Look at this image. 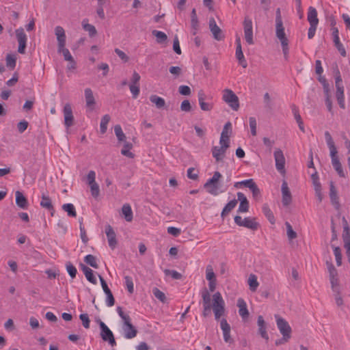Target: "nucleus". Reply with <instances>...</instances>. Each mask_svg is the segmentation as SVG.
Masks as SVG:
<instances>
[{
    "instance_id": "1",
    "label": "nucleus",
    "mask_w": 350,
    "mask_h": 350,
    "mask_svg": "<svg viewBox=\"0 0 350 350\" xmlns=\"http://www.w3.org/2000/svg\"><path fill=\"white\" fill-rule=\"evenodd\" d=\"M211 308H213L216 320H219L224 314L225 302L219 292L213 294V306H203L202 315L204 317H208L211 314Z\"/></svg>"
},
{
    "instance_id": "2",
    "label": "nucleus",
    "mask_w": 350,
    "mask_h": 350,
    "mask_svg": "<svg viewBox=\"0 0 350 350\" xmlns=\"http://www.w3.org/2000/svg\"><path fill=\"white\" fill-rule=\"evenodd\" d=\"M325 138L327 145L329 149V154L332 166L340 177L345 178L346 176V174L342 169V164L338 155L337 148L329 131L325 132Z\"/></svg>"
},
{
    "instance_id": "3",
    "label": "nucleus",
    "mask_w": 350,
    "mask_h": 350,
    "mask_svg": "<svg viewBox=\"0 0 350 350\" xmlns=\"http://www.w3.org/2000/svg\"><path fill=\"white\" fill-rule=\"evenodd\" d=\"M221 178V173L219 172H215L213 177L208 179L204 185V189H206L208 193L213 196H217L219 193H223L226 191V189H221V187L219 182Z\"/></svg>"
},
{
    "instance_id": "4",
    "label": "nucleus",
    "mask_w": 350,
    "mask_h": 350,
    "mask_svg": "<svg viewBox=\"0 0 350 350\" xmlns=\"http://www.w3.org/2000/svg\"><path fill=\"white\" fill-rule=\"evenodd\" d=\"M222 98L234 110L237 111L239 108V100L238 96L233 91L229 89L224 90Z\"/></svg>"
},
{
    "instance_id": "5",
    "label": "nucleus",
    "mask_w": 350,
    "mask_h": 350,
    "mask_svg": "<svg viewBox=\"0 0 350 350\" xmlns=\"http://www.w3.org/2000/svg\"><path fill=\"white\" fill-rule=\"evenodd\" d=\"M100 327L101 329L100 336L102 339L104 341L108 342L112 347L116 345V342L112 332L103 321L100 322Z\"/></svg>"
},
{
    "instance_id": "6",
    "label": "nucleus",
    "mask_w": 350,
    "mask_h": 350,
    "mask_svg": "<svg viewBox=\"0 0 350 350\" xmlns=\"http://www.w3.org/2000/svg\"><path fill=\"white\" fill-rule=\"evenodd\" d=\"M244 37L246 42L252 45L254 44L252 21L248 17L245 16L243 21Z\"/></svg>"
},
{
    "instance_id": "7",
    "label": "nucleus",
    "mask_w": 350,
    "mask_h": 350,
    "mask_svg": "<svg viewBox=\"0 0 350 350\" xmlns=\"http://www.w3.org/2000/svg\"><path fill=\"white\" fill-rule=\"evenodd\" d=\"M16 36L18 42V52L21 54L25 53L27 38L23 28H18L15 31Z\"/></svg>"
},
{
    "instance_id": "8",
    "label": "nucleus",
    "mask_w": 350,
    "mask_h": 350,
    "mask_svg": "<svg viewBox=\"0 0 350 350\" xmlns=\"http://www.w3.org/2000/svg\"><path fill=\"white\" fill-rule=\"evenodd\" d=\"M275 318L276 319L278 328L282 335L287 334L288 336H291L292 329L288 323L278 314L275 315Z\"/></svg>"
},
{
    "instance_id": "9",
    "label": "nucleus",
    "mask_w": 350,
    "mask_h": 350,
    "mask_svg": "<svg viewBox=\"0 0 350 350\" xmlns=\"http://www.w3.org/2000/svg\"><path fill=\"white\" fill-rule=\"evenodd\" d=\"M208 26L210 31H211L213 38L216 40H222L224 39V34L222 32V30L220 29L219 26L216 24V22L214 18H211L209 19Z\"/></svg>"
},
{
    "instance_id": "10",
    "label": "nucleus",
    "mask_w": 350,
    "mask_h": 350,
    "mask_svg": "<svg viewBox=\"0 0 350 350\" xmlns=\"http://www.w3.org/2000/svg\"><path fill=\"white\" fill-rule=\"evenodd\" d=\"M274 159L276 169L282 174L285 172V158L282 151L278 148L274 152Z\"/></svg>"
},
{
    "instance_id": "11",
    "label": "nucleus",
    "mask_w": 350,
    "mask_h": 350,
    "mask_svg": "<svg viewBox=\"0 0 350 350\" xmlns=\"http://www.w3.org/2000/svg\"><path fill=\"white\" fill-rule=\"evenodd\" d=\"M242 183L243 184V186L249 188L251 190V191L252 193L253 198L256 200H258L260 198V191L253 179L251 178V179L243 180Z\"/></svg>"
},
{
    "instance_id": "12",
    "label": "nucleus",
    "mask_w": 350,
    "mask_h": 350,
    "mask_svg": "<svg viewBox=\"0 0 350 350\" xmlns=\"http://www.w3.org/2000/svg\"><path fill=\"white\" fill-rule=\"evenodd\" d=\"M198 98L200 109L204 111H210L213 108V104L211 103H206L205 99L206 96L202 90L198 92Z\"/></svg>"
},
{
    "instance_id": "13",
    "label": "nucleus",
    "mask_w": 350,
    "mask_h": 350,
    "mask_svg": "<svg viewBox=\"0 0 350 350\" xmlns=\"http://www.w3.org/2000/svg\"><path fill=\"white\" fill-rule=\"evenodd\" d=\"M282 204L284 206H288L292 202V196L288 184L286 181H283L282 185Z\"/></svg>"
},
{
    "instance_id": "14",
    "label": "nucleus",
    "mask_w": 350,
    "mask_h": 350,
    "mask_svg": "<svg viewBox=\"0 0 350 350\" xmlns=\"http://www.w3.org/2000/svg\"><path fill=\"white\" fill-rule=\"evenodd\" d=\"M64 124L67 128L73 124L74 117L70 105L67 103L64 107Z\"/></svg>"
},
{
    "instance_id": "15",
    "label": "nucleus",
    "mask_w": 350,
    "mask_h": 350,
    "mask_svg": "<svg viewBox=\"0 0 350 350\" xmlns=\"http://www.w3.org/2000/svg\"><path fill=\"white\" fill-rule=\"evenodd\" d=\"M123 329L124 337L128 339L133 338L136 336L137 331L131 323V319L124 323Z\"/></svg>"
},
{
    "instance_id": "16",
    "label": "nucleus",
    "mask_w": 350,
    "mask_h": 350,
    "mask_svg": "<svg viewBox=\"0 0 350 350\" xmlns=\"http://www.w3.org/2000/svg\"><path fill=\"white\" fill-rule=\"evenodd\" d=\"M221 329L223 331L224 340L226 342L232 343L233 340L230 336V326L228 323L226 319H222L220 322Z\"/></svg>"
},
{
    "instance_id": "17",
    "label": "nucleus",
    "mask_w": 350,
    "mask_h": 350,
    "mask_svg": "<svg viewBox=\"0 0 350 350\" xmlns=\"http://www.w3.org/2000/svg\"><path fill=\"white\" fill-rule=\"evenodd\" d=\"M105 232L107 234L109 246L113 250L117 245L116 234L113 228L108 225L106 226Z\"/></svg>"
},
{
    "instance_id": "18",
    "label": "nucleus",
    "mask_w": 350,
    "mask_h": 350,
    "mask_svg": "<svg viewBox=\"0 0 350 350\" xmlns=\"http://www.w3.org/2000/svg\"><path fill=\"white\" fill-rule=\"evenodd\" d=\"M236 57L237 58L239 63L242 66L243 68H245L247 66V64L242 51L240 38H237L236 39Z\"/></svg>"
},
{
    "instance_id": "19",
    "label": "nucleus",
    "mask_w": 350,
    "mask_h": 350,
    "mask_svg": "<svg viewBox=\"0 0 350 350\" xmlns=\"http://www.w3.org/2000/svg\"><path fill=\"white\" fill-rule=\"evenodd\" d=\"M228 149V146H224L223 147L220 146H214L212 148V154L213 157L215 159L217 162L221 161L225 157L226 152Z\"/></svg>"
},
{
    "instance_id": "20",
    "label": "nucleus",
    "mask_w": 350,
    "mask_h": 350,
    "mask_svg": "<svg viewBox=\"0 0 350 350\" xmlns=\"http://www.w3.org/2000/svg\"><path fill=\"white\" fill-rule=\"evenodd\" d=\"M42 200L40 201V206L42 208H44L49 210L51 212V216H53L55 213V209L52 204L51 199L50 197L46 193H43L41 197Z\"/></svg>"
},
{
    "instance_id": "21",
    "label": "nucleus",
    "mask_w": 350,
    "mask_h": 350,
    "mask_svg": "<svg viewBox=\"0 0 350 350\" xmlns=\"http://www.w3.org/2000/svg\"><path fill=\"white\" fill-rule=\"evenodd\" d=\"M237 306L239 308V313L243 321L248 319L250 313L247 308V304L245 301L242 299L239 298L237 300Z\"/></svg>"
},
{
    "instance_id": "22",
    "label": "nucleus",
    "mask_w": 350,
    "mask_h": 350,
    "mask_svg": "<svg viewBox=\"0 0 350 350\" xmlns=\"http://www.w3.org/2000/svg\"><path fill=\"white\" fill-rule=\"evenodd\" d=\"M55 33L57 36L58 47L62 48L66 45V34L65 31L61 26H57L55 29Z\"/></svg>"
},
{
    "instance_id": "23",
    "label": "nucleus",
    "mask_w": 350,
    "mask_h": 350,
    "mask_svg": "<svg viewBox=\"0 0 350 350\" xmlns=\"http://www.w3.org/2000/svg\"><path fill=\"white\" fill-rule=\"evenodd\" d=\"M15 196L16 205L21 208L27 209L28 208L29 203L23 193L20 191H16Z\"/></svg>"
},
{
    "instance_id": "24",
    "label": "nucleus",
    "mask_w": 350,
    "mask_h": 350,
    "mask_svg": "<svg viewBox=\"0 0 350 350\" xmlns=\"http://www.w3.org/2000/svg\"><path fill=\"white\" fill-rule=\"evenodd\" d=\"M258 326V333L261 336L262 338L265 339L266 340H269V336L267 333V327L265 321L262 316H258L257 321Z\"/></svg>"
},
{
    "instance_id": "25",
    "label": "nucleus",
    "mask_w": 350,
    "mask_h": 350,
    "mask_svg": "<svg viewBox=\"0 0 350 350\" xmlns=\"http://www.w3.org/2000/svg\"><path fill=\"white\" fill-rule=\"evenodd\" d=\"M90 191L92 198L96 201L99 202L101 200V193L99 185L96 183L90 184L89 185Z\"/></svg>"
},
{
    "instance_id": "26",
    "label": "nucleus",
    "mask_w": 350,
    "mask_h": 350,
    "mask_svg": "<svg viewBox=\"0 0 350 350\" xmlns=\"http://www.w3.org/2000/svg\"><path fill=\"white\" fill-rule=\"evenodd\" d=\"M275 34L276 37L280 40V42L282 41H288L284 32L283 22L275 23Z\"/></svg>"
},
{
    "instance_id": "27",
    "label": "nucleus",
    "mask_w": 350,
    "mask_h": 350,
    "mask_svg": "<svg viewBox=\"0 0 350 350\" xmlns=\"http://www.w3.org/2000/svg\"><path fill=\"white\" fill-rule=\"evenodd\" d=\"M308 21L310 25H318L319 18L317 17V11L314 7H309L308 12Z\"/></svg>"
},
{
    "instance_id": "28",
    "label": "nucleus",
    "mask_w": 350,
    "mask_h": 350,
    "mask_svg": "<svg viewBox=\"0 0 350 350\" xmlns=\"http://www.w3.org/2000/svg\"><path fill=\"white\" fill-rule=\"evenodd\" d=\"M58 52L59 53H62L65 60L70 62L71 65L68 67V68H73L75 67L74 65L75 63L68 49H66L65 46H63L62 48L59 46L58 47Z\"/></svg>"
},
{
    "instance_id": "29",
    "label": "nucleus",
    "mask_w": 350,
    "mask_h": 350,
    "mask_svg": "<svg viewBox=\"0 0 350 350\" xmlns=\"http://www.w3.org/2000/svg\"><path fill=\"white\" fill-rule=\"evenodd\" d=\"M191 26L193 30V35H196L199 28V23L195 8L192 10L191 13Z\"/></svg>"
},
{
    "instance_id": "30",
    "label": "nucleus",
    "mask_w": 350,
    "mask_h": 350,
    "mask_svg": "<svg viewBox=\"0 0 350 350\" xmlns=\"http://www.w3.org/2000/svg\"><path fill=\"white\" fill-rule=\"evenodd\" d=\"M242 225L243 227L247 228L252 230H257L259 226V224L255 221V218L250 217H245Z\"/></svg>"
},
{
    "instance_id": "31",
    "label": "nucleus",
    "mask_w": 350,
    "mask_h": 350,
    "mask_svg": "<svg viewBox=\"0 0 350 350\" xmlns=\"http://www.w3.org/2000/svg\"><path fill=\"white\" fill-rule=\"evenodd\" d=\"M122 213L126 221L130 222L133 220V211L129 204H125L122 206Z\"/></svg>"
},
{
    "instance_id": "32",
    "label": "nucleus",
    "mask_w": 350,
    "mask_h": 350,
    "mask_svg": "<svg viewBox=\"0 0 350 350\" xmlns=\"http://www.w3.org/2000/svg\"><path fill=\"white\" fill-rule=\"evenodd\" d=\"M237 204V200L234 199L230 200L223 208L221 217L224 218Z\"/></svg>"
},
{
    "instance_id": "33",
    "label": "nucleus",
    "mask_w": 350,
    "mask_h": 350,
    "mask_svg": "<svg viewBox=\"0 0 350 350\" xmlns=\"http://www.w3.org/2000/svg\"><path fill=\"white\" fill-rule=\"evenodd\" d=\"M264 107L267 112H271L273 109V103L271 100L270 94L266 92L263 96Z\"/></svg>"
},
{
    "instance_id": "34",
    "label": "nucleus",
    "mask_w": 350,
    "mask_h": 350,
    "mask_svg": "<svg viewBox=\"0 0 350 350\" xmlns=\"http://www.w3.org/2000/svg\"><path fill=\"white\" fill-rule=\"evenodd\" d=\"M150 100L151 103H154L158 109H161L165 105V100L155 94L150 96Z\"/></svg>"
},
{
    "instance_id": "35",
    "label": "nucleus",
    "mask_w": 350,
    "mask_h": 350,
    "mask_svg": "<svg viewBox=\"0 0 350 350\" xmlns=\"http://www.w3.org/2000/svg\"><path fill=\"white\" fill-rule=\"evenodd\" d=\"M133 148V144L128 142H124L123 148L121 150V154L129 158H133L134 154L130 151Z\"/></svg>"
},
{
    "instance_id": "36",
    "label": "nucleus",
    "mask_w": 350,
    "mask_h": 350,
    "mask_svg": "<svg viewBox=\"0 0 350 350\" xmlns=\"http://www.w3.org/2000/svg\"><path fill=\"white\" fill-rule=\"evenodd\" d=\"M329 186H330L329 196H330L331 201L334 204L338 205L339 203H338V198L337 196V191H336V187L334 185V183L332 181L330 182Z\"/></svg>"
},
{
    "instance_id": "37",
    "label": "nucleus",
    "mask_w": 350,
    "mask_h": 350,
    "mask_svg": "<svg viewBox=\"0 0 350 350\" xmlns=\"http://www.w3.org/2000/svg\"><path fill=\"white\" fill-rule=\"evenodd\" d=\"M62 208L65 212L67 213L69 217H75L77 216L76 210L72 204H64L62 205Z\"/></svg>"
},
{
    "instance_id": "38",
    "label": "nucleus",
    "mask_w": 350,
    "mask_h": 350,
    "mask_svg": "<svg viewBox=\"0 0 350 350\" xmlns=\"http://www.w3.org/2000/svg\"><path fill=\"white\" fill-rule=\"evenodd\" d=\"M333 42L334 44L335 47L337 49L340 54L342 57H346L347 52L346 50L343 46V44L340 42L339 37H336L333 38Z\"/></svg>"
},
{
    "instance_id": "39",
    "label": "nucleus",
    "mask_w": 350,
    "mask_h": 350,
    "mask_svg": "<svg viewBox=\"0 0 350 350\" xmlns=\"http://www.w3.org/2000/svg\"><path fill=\"white\" fill-rule=\"evenodd\" d=\"M262 212L267 218V219L269 221V222L272 224L275 223V217L274 215L269 208V206L267 204H265L262 206Z\"/></svg>"
},
{
    "instance_id": "40",
    "label": "nucleus",
    "mask_w": 350,
    "mask_h": 350,
    "mask_svg": "<svg viewBox=\"0 0 350 350\" xmlns=\"http://www.w3.org/2000/svg\"><path fill=\"white\" fill-rule=\"evenodd\" d=\"M248 284L250 286V289L252 291L254 292L256 291V289L259 285V283L257 281V278L255 275L251 274L250 275L249 279H248Z\"/></svg>"
},
{
    "instance_id": "41",
    "label": "nucleus",
    "mask_w": 350,
    "mask_h": 350,
    "mask_svg": "<svg viewBox=\"0 0 350 350\" xmlns=\"http://www.w3.org/2000/svg\"><path fill=\"white\" fill-rule=\"evenodd\" d=\"M110 119H111V118H110L109 115H108V114L105 115L102 118L101 121H100V131L102 134H104L105 133H106L107 129V124H108L109 122L110 121Z\"/></svg>"
},
{
    "instance_id": "42",
    "label": "nucleus",
    "mask_w": 350,
    "mask_h": 350,
    "mask_svg": "<svg viewBox=\"0 0 350 350\" xmlns=\"http://www.w3.org/2000/svg\"><path fill=\"white\" fill-rule=\"evenodd\" d=\"M152 33L153 36H154L156 37L157 42L159 44H161V43L165 42L167 39V35L163 31L153 30L152 31Z\"/></svg>"
},
{
    "instance_id": "43",
    "label": "nucleus",
    "mask_w": 350,
    "mask_h": 350,
    "mask_svg": "<svg viewBox=\"0 0 350 350\" xmlns=\"http://www.w3.org/2000/svg\"><path fill=\"white\" fill-rule=\"evenodd\" d=\"M114 132L118 138V140L120 142H124L126 141V135L123 133L120 125L117 124L114 126Z\"/></svg>"
},
{
    "instance_id": "44",
    "label": "nucleus",
    "mask_w": 350,
    "mask_h": 350,
    "mask_svg": "<svg viewBox=\"0 0 350 350\" xmlns=\"http://www.w3.org/2000/svg\"><path fill=\"white\" fill-rule=\"evenodd\" d=\"M202 304L203 306H212L211 301V295L206 288H204L202 291Z\"/></svg>"
},
{
    "instance_id": "45",
    "label": "nucleus",
    "mask_w": 350,
    "mask_h": 350,
    "mask_svg": "<svg viewBox=\"0 0 350 350\" xmlns=\"http://www.w3.org/2000/svg\"><path fill=\"white\" fill-rule=\"evenodd\" d=\"M342 221L344 223L342 239L343 241H348L350 240V228L345 217L342 218Z\"/></svg>"
},
{
    "instance_id": "46",
    "label": "nucleus",
    "mask_w": 350,
    "mask_h": 350,
    "mask_svg": "<svg viewBox=\"0 0 350 350\" xmlns=\"http://www.w3.org/2000/svg\"><path fill=\"white\" fill-rule=\"evenodd\" d=\"M285 225L286 227V234L288 239L290 241L296 239L297 234V232L293 230L292 226L288 222H286Z\"/></svg>"
},
{
    "instance_id": "47",
    "label": "nucleus",
    "mask_w": 350,
    "mask_h": 350,
    "mask_svg": "<svg viewBox=\"0 0 350 350\" xmlns=\"http://www.w3.org/2000/svg\"><path fill=\"white\" fill-rule=\"evenodd\" d=\"M5 60L7 66L10 69L13 70L16 67V58L14 55L8 54Z\"/></svg>"
},
{
    "instance_id": "48",
    "label": "nucleus",
    "mask_w": 350,
    "mask_h": 350,
    "mask_svg": "<svg viewBox=\"0 0 350 350\" xmlns=\"http://www.w3.org/2000/svg\"><path fill=\"white\" fill-rule=\"evenodd\" d=\"M152 293L156 298L160 300L162 303H165L166 296L164 293H163L157 288H154L152 290Z\"/></svg>"
},
{
    "instance_id": "49",
    "label": "nucleus",
    "mask_w": 350,
    "mask_h": 350,
    "mask_svg": "<svg viewBox=\"0 0 350 350\" xmlns=\"http://www.w3.org/2000/svg\"><path fill=\"white\" fill-rule=\"evenodd\" d=\"M98 7L96 8V13L101 19L105 18V13L103 10V5L105 3V0H98Z\"/></svg>"
},
{
    "instance_id": "50",
    "label": "nucleus",
    "mask_w": 350,
    "mask_h": 350,
    "mask_svg": "<svg viewBox=\"0 0 350 350\" xmlns=\"http://www.w3.org/2000/svg\"><path fill=\"white\" fill-rule=\"evenodd\" d=\"M326 265L329 271V278L338 277V271L333 264L327 261Z\"/></svg>"
},
{
    "instance_id": "51",
    "label": "nucleus",
    "mask_w": 350,
    "mask_h": 350,
    "mask_svg": "<svg viewBox=\"0 0 350 350\" xmlns=\"http://www.w3.org/2000/svg\"><path fill=\"white\" fill-rule=\"evenodd\" d=\"M334 247V253L336 257V261L338 266H340L342 265V254L341 250L339 247Z\"/></svg>"
},
{
    "instance_id": "52",
    "label": "nucleus",
    "mask_w": 350,
    "mask_h": 350,
    "mask_svg": "<svg viewBox=\"0 0 350 350\" xmlns=\"http://www.w3.org/2000/svg\"><path fill=\"white\" fill-rule=\"evenodd\" d=\"M164 273L166 275H170L174 280H180L182 278V275L175 270L165 269Z\"/></svg>"
},
{
    "instance_id": "53",
    "label": "nucleus",
    "mask_w": 350,
    "mask_h": 350,
    "mask_svg": "<svg viewBox=\"0 0 350 350\" xmlns=\"http://www.w3.org/2000/svg\"><path fill=\"white\" fill-rule=\"evenodd\" d=\"M96 109V102L92 92L89 90V111Z\"/></svg>"
},
{
    "instance_id": "54",
    "label": "nucleus",
    "mask_w": 350,
    "mask_h": 350,
    "mask_svg": "<svg viewBox=\"0 0 350 350\" xmlns=\"http://www.w3.org/2000/svg\"><path fill=\"white\" fill-rule=\"evenodd\" d=\"M105 294L107 295V304L108 306H112L114 305L115 299L113 296V294L110 289L105 291Z\"/></svg>"
},
{
    "instance_id": "55",
    "label": "nucleus",
    "mask_w": 350,
    "mask_h": 350,
    "mask_svg": "<svg viewBox=\"0 0 350 350\" xmlns=\"http://www.w3.org/2000/svg\"><path fill=\"white\" fill-rule=\"evenodd\" d=\"M206 278L208 281L216 280L215 273H214L213 268L211 265H208L206 267Z\"/></svg>"
},
{
    "instance_id": "56",
    "label": "nucleus",
    "mask_w": 350,
    "mask_h": 350,
    "mask_svg": "<svg viewBox=\"0 0 350 350\" xmlns=\"http://www.w3.org/2000/svg\"><path fill=\"white\" fill-rule=\"evenodd\" d=\"M221 133H224V136H226V138H230L232 133V124L230 122H227L225 124Z\"/></svg>"
},
{
    "instance_id": "57",
    "label": "nucleus",
    "mask_w": 350,
    "mask_h": 350,
    "mask_svg": "<svg viewBox=\"0 0 350 350\" xmlns=\"http://www.w3.org/2000/svg\"><path fill=\"white\" fill-rule=\"evenodd\" d=\"M178 92L183 96H189L191 93V88L187 85H180Z\"/></svg>"
},
{
    "instance_id": "58",
    "label": "nucleus",
    "mask_w": 350,
    "mask_h": 350,
    "mask_svg": "<svg viewBox=\"0 0 350 350\" xmlns=\"http://www.w3.org/2000/svg\"><path fill=\"white\" fill-rule=\"evenodd\" d=\"M191 105L189 100H184L180 105V110L185 112H189L191 110Z\"/></svg>"
},
{
    "instance_id": "59",
    "label": "nucleus",
    "mask_w": 350,
    "mask_h": 350,
    "mask_svg": "<svg viewBox=\"0 0 350 350\" xmlns=\"http://www.w3.org/2000/svg\"><path fill=\"white\" fill-rule=\"evenodd\" d=\"M129 88L133 97L136 98L139 94V85L130 84Z\"/></svg>"
},
{
    "instance_id": "60",
    "label": "nucleus",
    "mask_w": 350,
    "mask_h": 350,
    "mask_svg": "<svg viewBox=\"0 0 350 350\" xmlns=\"http://www.w3.org/2000/svg\"><path fill=\"white\" fill-rule=\"evenodd\" d=\"M250 126L251 129V133L253 136L256 135V120L255 118L250 117Z\"/></svg>"
},
{
    "instance_id": "61",
    "label": "nucleus",
    "mask_w": 350,
    "mask_h": 350,
    "mask_svg": "<svg viewBox=\"0 0 350 350\" xmlns=\"http://www.w3.org/2000/svg\"><path fill=\"white\" fill-rule=\"evenodd\" d=\"M333 291H340L338 277L329 278Z\"/></svg>"
},
{
    "instance_id": "62",
    "label": "nucleus",
    "mask_w": 350,
    "mask_h": 350,
    "mask_svg": "<svg viewBox=\"0 0 350 350\" xmlns=\"http://www.w3.org/2000/svg\"><path fill=\"white\" fill-rule=\"evenodd\" d=\"M170 72L174 75L176 77H178L182 74V69L179 66H171L169 68Z\"/></svg>"
},
{
    "instance_id": "63",
    "label": "nucleus",
    "mask_w": 350,
    "mask_h": 350,
    "mask_svg": "<svg viewBox=\"0 0 350 350\" xmlns=\"http://www.w3.org/2000/svg\"><path fill=\"white\" fill-rule=\"evenodd\" d=\"M249 210V202L248 201H243L240 202L238 212L239 213H246Z\"/></svg>"
},
{
    "instance_id": "64",
    "label": "nucleus",
    "mask_w": 350,
    "mask_h": 350,
    "mask_svg": "<svg viewBox=\"0 0 350 350\" xmlns=\"http://www.w3.org/2000/svg\"><path fill=\"white\" fill-rule=\"evenodd\" d=\"M28 127V122L26 120H22L17 124V129L20 133H23Z\"/></svg>"
}]
</instances>
